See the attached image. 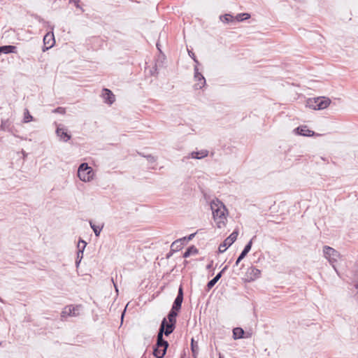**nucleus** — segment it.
I'll return each mask as SVG.
<instances>
[{
    "label": "nucleus",
    "mask_w": 358,
    "mask_h": 358,
    "mask_svg": "<svg viewBox=\"0 0 358 358\" xmlns=\"http://www.w3.org/2000/svg\"><path fill=\"white\" fill-rule=\"evenodd\" d=\"M69 2L70 3H74L75 6H76V8L83 10V8L80 7V6L79 4V0H69Z\"/></svg>",
    "instance_id": "obj_31"
},
{
    "label": "nucleus",
    "mask_w": 358,
    "mask_h": 358,
    "mask_svg": "<svg viewBox=\"0 0 358 358\" xmlns=\"http://www.w3.org/2000/svg\"><path fill=\"white\" fill-rule=\"evenodd\" d=\"M83 243H80V248H82Z\"/></svg>",
    "instance_id": "obj_39"
},
{
    "label": "nucleus",
    "mask_w": 358,
    "mask_h": 358,
    "mask_svg": "<svg viewBox=\"0 0 358 358\" xmlns=\"http://www.w3.org/2000/svg\"><path fill=\"white\" fill-rule=\"evenodd\" d=\"M33 120V117L30 115L29 110L25 109L24 113V122L27 123L31 122Z\"/></svg>",
    "instance_id": "obj_28"
},
{
    "label": "nucleus",
    "mask_w": 358,
    "mask_h": 358,
    "mask_svg": "<svg viewBox=\"0 0 358 358\" xmlns=\"http://www.w3.org/2000/svg\"><path fill=\"white\" fill-rule=\"evenodd\" d=\"M198 253V250L197 248L194 246V245H192L190 247H189L186 251L184 252L183 254V257L185 258H187L189 257V256H191L192 255H196Z\"/></svg>",
    "instance_id": "obj_21"
},
{
    "label": "nucleus",
    "mask_w": 358,
    "mask_h": 358,
    "mask_svg": "<svg viewBox=\"0 0 358 358\" xmlns=\"http://www.w3.org/2000/svg\"><path fill=\"white\" fill-rule=\"evenodd\" d=\"M261 275V271L255 266H250L248 268L244 280L246 282H252L259 278Z\"/></svg>",
    "instance_id": "obj_8"
},
{
    "label": "nucleus",
    "mask_w": 358,
    "mask_h": 358,
    "mask_svg": "<svg viewBox=\"0 0 358 358\" xmlns=\"http://www.w3.org/2000/svg\"><path fill=\"white\" fill-rule=\"evenodd\" d=\"M87 243L83 241V239L80 238L78 243V252H77V259H76V264L77 266L80 262L81 259L83 257V252L86 247Z\"/></svg>",
    "instance_id": "obj_13"
},
{
    "label": "nucleus",
    "mask_w": 358,
    "mask_h": 358,
    "mask_svg": "<svg viewBox=\"0 0 358 358\" xmlns=\"http://www.w3.org/2000/svg\"><path fill=\"white\" fill-rule=\"evenodd\" d=\"M250 17V15L249 13H239L235 17L234 19L236 20V22H242L245 20H248Z\"/></svg>",
    "instance_id": "obj_24"
},
{
    "label": "nucleus",
    "mask_w": 358,
    "mask_h": 358,
    "mask_svg": "<svg viewBox=\"0 0 358 358\" xmlns=\"http://www.w3.org/2000/svg\"><path fill=\"white\" fill-rule=\"evenodd\" d=\"M169 347V343H160L159 344V338L157 337V343L153 349V355L156 358H163L166 352L167 348Z\"/></svg>",
    "instance_id": "obj_7"
},
{
    "label": "nucleus",
    "mask_w": 358,
    "mask_h": 358,
    "mask_svg": "<svg viewBox=\"0 0 358 358\" xmlns=\"http://www.w3.org/2000/svg\"><path fill=\"white\" fill-rule=\"evenodd\" d=\"M244 330L241 327H236L233 329V338L234 340L243 338Z\"/></svg>",
    "instance_id": "obj_18"
},
{
    "label": "nucleus",
    "mask_w": 358,
    "mask_h": 358,
    "mask_svg": "<svg viewBox=\"0 0 358 358\" xmlns=\"http://www.w3.org/2000/svg\"><path fill=\"white\" fill-rule=\"evenodd\" d=\"M189 55L193 59V60L196 63V65L199 64V61L197 60V59L196 58V57L193 52L189 51Z\"/></svg>",
    "instance_id": "obj_32"
},
{
    "label": "nucleus",
    "mask_w": 358,
    "mask_h": 358,
    "mask_svg": "<svg viewBox=\"0 0 358 358\" xmlns=\"http://www.w3.org/2000/svg\"><path fill=\"white\" fill-rule=\"evenodd\" d=\"M329 98L322 96L313 99H310L307 101V106L314 110H322L327 108L331 103Z\"/></svg>",
    "instance_id": "obj_3"
},
{
    "label": "nucleus",
    "mask_w": 358,
    "mask_h": 358,
    "mask_svg": "<svg viewBox=\"0 0 358 358\" xmlns=\"http://www.w3.org/2000/svg\"><path fill=\"white\" fill-rule=\"evenodd\" d=\"M220 20L224 23L234 22L236 21L234 17L231 14H225L220 17Z\"/></svg>",
    "instance_id": "obj_22"
},
{
    "label": "nucleus",
    "mask_w": 358,
    "mask_h": 358,
    "mask_svg": "<svg viewBox=\"0 0 358 358\" xmlns=\"http://www.w3.org/2000/svg\"><path fill=\"white\" fill-rule=\"evenodd\" d=\"M174 252H172L171 250L167 254L166 258L169 259L171 257V256L173 255Z\"/></svg>",
    "instance_id": "obj_37"
},
{
    "label": "nucleus",
    "mask_w": 358,
    "mask_h": 358,
    "mask_svg": "<svg viewBox=\"0 0 358 358\" xmlns=\"http://www.w3.org/2000/svg\"><path fill=\"white\" fill-rule=\"evenodd\" d=\"M238 235V231L234 230L219 246V252L223 253L226 250L231 246L236 240Z\"/></svg>",
    "instance_id": "obj_6"
},
{
    "label": "nucleus",
    "mask_w": 358,
    "mask_h": 358,
    "mask_svg": "<svg viewBox=\"0 0 358 358\" xmlns=\"http://www.w3.org/2000/svg\"><path fill=\"white\" fill-rule=\"evenodd\" d=\"M4 127H5L4 123H3V122H2V123H1V126H0V128H1V129L4 130V129H5V128H4Z\"/></svg>",
    "instance_id": "obj_38"
},
{
    "label": "nucleus",
    "mask_w": 358,
    "mask_h": 358,
    "mask_svg": "<svg viewBox=\"0 0 358 358\" xmlns=\"http://www.w3.org/2000/svg\"><path fill=\"white\" fill-rule=\"evenodd\" d=\"M210 208L213 212V218L217 221V227L221 228V224H224L226 219L225 213L227 211L225 206L218 199L213 200L210 202Z\"/></svg>",
    "instance_id": "obj_1"
},
{
    "label": "nucleus",
    "mask_w": 358,
    "mask_h": 358,
    "mask_svg": "<svg viewBox=\"0 0 358 358\" xmlns=\"http://www.w3.org/2000/svg\"><path fill=\"white\" fill-rule=\"evenodd\" d=\"M243 259V257H241L240 255L238 256V257L237 258L236 261V263H235V265L234 266H238V264L241 262V261Z\"/></svg>",
    "instance_id": "obj_33"
},
{
    "label": "nucleus",
    "mask_w": 358,
    "mask_h": 358,
    "mask_svg": "<svg viewBox=\"0 0 358 358\" xmlns=\"http://www.w3.org/2000/svg\"><path fill=\"white\" fill-rule=\"evenodd\" d=\"M297 134L304 136H312L315 134L313 131L310 130L307 126H300L294 129Z\"/></svg>",
    "instance_id": "obj_16"
},
{
    "label": "nucleus",
    "mask_w": 358,
    "mask_h": 358,
    "mask_svg": "<svg viewBox=\"0 0 358 358\" xmlns=\"http://www.w3.org/2000/svg\"><path fill=\"white\" fill-rule=\"evenodd\" d=\"M4 54L3 45L0 46V55Z\"/></svg>",
    "instance_id": "obj_36"
},
{
    "label": "nucleus",
    "mask_w": 358,
    "mask_h": 358,
    "mask_svg": "<svg viewBox=\"0 0 358 358\" xmlns=\"http://www.w3.org/2000/svg\"><path fill=\"white\" fill-rule=\"evenodd\" d=\"M176 324L171 323L167 321V319L164 317L160 324V327L157 334V336L159 338V344L160 343H166L167 341L163 338V335L168 336H169L175 329Z\"/></svg>",
    "instance_id": "obj_2"
},
{
    "label": "nucleus",
    "mask_w": 358,
    "mask_h": 358,
    "mask_svg": "<svg viewBox=\"0 0 358 358\" xmlns=\"http://www.w3.org/2000/svg\"><path fill=\"white\" fill-rule=\"evenodd\" d=\"M90 227L92 229L95 236H99L102 230V227H100L99 226H96L94 224H93L92 222H90Z\"/></svg>",
    "instance_id": "obj_26"
},
{
    "label": "nucleus",
    "mask_w": 358,
    "mask_h": 358,
    "mask_svg": "<svg viewBox=\"0 0 358 358\" xmlns=\"http://www.w3.org/2000/svg\"><path fill=\"white\" fill-rule=\"evenodd\" d=\"M323 253H324V257L327 259H328L329 262L332 265L334 270L338 273V271L334 266V263L338 261V259H339L341 258L340 253L337 250L334 249L333 248L327 246V245H326L323 248Z\"/></svg>",
    "instance_id": "obj_5"
},
{
    "label": "nucleus",
    "mask_w": 358,
    "mask_h": 358,
    "mask_svg": "<svg viewBox=\"0 0 358 358\" xmlns=\"http://www.w3.org/2000/svg\"><path fill=\"white\" fill-rule=\"evenodd\" d=\"M4 54L15 53L17 52V47L14 45H3Z\"/></svg>",
    "instance_id": "obj_25"
},
{
    "label": "nucleus",
    "mask_w": 358,
    "mask_h": 358,
    "mask_svg": "<svg viewBox=\"0 0 358 358\" xmlns=\"http://www.w3.org/2000/svg\"><path fill=\"white\" fill-rule=\"evenodd\" d=\"M195 234H196V233H194V234H190L189 236L186 237L187 238L186 243L187 241L192 240L195 236Z\"/></svg>",
    "instance_id": "obj_34"
},
{
    "label": "nucleus",
    "mask_w": 358,
    "mask_h": 358,
    "mask_svg": "<svg viewBox=\"0 0 358 358\" xmlns=\"http://www.w3.org/2000/svg\"><path fill=\"white\" fill-rule=\"evenodd\" d=\"M183 301V291L182 287L180 286L178 289V292L176 298L174 300L172 306V309L179 311L181 308Z\"/></svg>",
    "instance_id": "obj_11"
},
{
    "label": "nucleus",
    "mask_w": 358,
    "mask_h": 358,
    "mask_svg": "<svg viewBox=\"0 0 358 358\" xmlns=\"http://www.w3.org/2000/svg\"><path fill=\"white\" fill-rule=\"evenodd\" d=\"M194 78L195 81L194 87L196 89H201L206 85V79L204 76L199 71L197 65H195Z\"/></svg>",
    "instance_id": "obj_10"
},
{
    "label": "nucleus",
    "mask_w": 358,
    "mask_h": 358,
    "mask_svg": "<svg viewBox=\"0 0 358 358\" xmlns=\"http://www.w3.org/2000/svg\"><path fill=\"white\" fill-rule=\"evenodd\" d=\"M186 237H183L179 239H177L174 242L172 243L171 245V251L172 252H177L180 250L183 245L186 243Z\"/></svg>",
    "instance_id": "obj_14"
},
{
    "label": "nucleus",
    "mask_w": 358,
    "mask_h": 358,
    "mask_svg": "<svg viewBox=\"0 0 358 358\" xmlns=\"http://www.w3.org/2000/svg\"><path fill=\"white\" fill-rule=\"evenodd\" d=\"M191 349L193 354V356H196V355L198 353L199 347L197 345V343H196L194 340V338H192L191 341Z\"/></svg>",
    "instance_id": "obj_27"
},
{
    "label": "nucleus",
    "mask_w": 358,
    "mask_h": 358,
    "mask_svg": "<svg viewBox=\"0 0 358 358\" xmlns=\"http://www.w3.org/2000/svg\"><path fill=\"white\" fill-rule=\"evenodd\" d=\"M44 44L50 45L49 48L52 47L55 43L54 34L48 33L43 38Z\"/></svg>",
    "instance_id": "obj_20"
},
{
    "label": "nucleus",
    "mask_w": 358,
    "mask_h": 358,
    "mask_svg": "<svg viewBox=\"0 0 358 358\" xmlns=\"http://www.w3.org/2000/svg\"><path fill=\"white\" fill-rule=\"evenodd\" d=\"M102 96H103L105 102L110 105L112 104L115 100V95L108 89L104 88L103 90Z\"/></svg>",
    "instance_id": "obj_15"
},
{
    "label": "nucleus",
    "mask_w": 358,
    "mask_h": 358,
    "mask_svg": "<svg viewBox=\"0 0 358 358\" xmlns=\"http://www.w3.org/2000/svg\"><path fill=\"white\" fill-rule=\"evenodd\" d=\"M80 306H73V305L66 306L61 313V317L64 318L67 316L76 317L79 315L78 310Z\"/></svg>",
    "instance_id": "obj_9"
},
{
    "label": "nucleus",
    "mask_w": 358,
    "mask_h": 358,
    "mask_svg": "<svg viewBox=\"0 0 358 358\" xmlns=\"http://www.w3.org/2000/svg\"><path fill=\"white\" fill-rule=\"evenodd\" d=\"M178 312L179 311L171 308L167 315V319L169 320V322L176 324V317L178 316Z\"/></svg>",
    "instance_id": "obj_19"
},
{
    "label": "nucleus",
    "mask_w": 358,
    "mask_h": 358,
    "mask_svg": "<svg viewBox=\"0 0 358 358\" xmlns=\"http://www.w3.org/2000/svg\"><path fill=\"white\" fill-rule=\"evenodd\" d=\"M94 176V173L92 167L89 166L87 163H82L78 169V176L80 180L83 182L91 181Z\"/></svg>",
    "instance_id": "obj_4"
},
{
    "label": "nucleus",
    "mask_w": 358,
    "mask_h": 358,
    "mask_svg": "<svg viewBox=\"0 0 358 358\" xmlns=\"http://www.w3.org/2000/svg\"><path fill=\"white\" fill-rule=\"evenodd\" d=\"M227 266H225V267H224V268H223L220 272H219V273H217V275H216L213 278H214L215 280H216L217 281H218V280L221 278V277H222V275L223 272L227 269Z\"/></svg>",
    "instance_id": "obj_30"
},
{
    "label": "nucleus",
    "mask_w": 358,
    "mask_h": 358,
    "mask_svg": "<svg viewBox=\"0 0 358 358\" xmlns=\"http://www.w3.org/2000/svg\"><path fill=\"white\" fill-rule=\"evenodd\" d=\"M57 135L64 142L71 139V136L67 133V129L63 125H59L56 129Z\"/></svg>",
    "instance_id": "obj_12"
},
{
    "label": "nucleus",
    "mask_w": 358,
    "mask_h": 358,
    "mask_svg": "<svg viewBox=\"0 0 358 358\" xmlns=\"http://www.w3.org/2000/svg\"><path fill=\"white\" fill-rule=\"evenodd\" d=\"M219 358H222L221 354L219 355Z\"/></svg>",
    "instance_id": "obj_40"
},
{
    "label": "nucleus",
    "mask_w": 358,
    "mask_h": 358,
    "mask_svg": "<svg viewBox=\"0 0 358 358\" xmlns=\"http://www.w3.org/2000/svg\"><path fill=\"white\" fill-rule=\"evenodd\" d=\"M55 112L64 113V109L63 108L59 107L55 110Z\"/></svg>",
    "instance_id": "obj_35"
},
{
    "label": "nucleus",
    "mask_w": 358,
    "mask_h": 358,
    "mask_svg": "<svg viewBox=\"0 0 358 358\" xmlns=\"http://www.w3.org/2000/svg\"><path fill=\"white\" fill-rule=\"evenodd\" d=\"M217 280H215L214 278H213L212 280H210L208 283H207V285H206V291L208 292L210 291L213 287L214 285L217 283Z\"/></svg>",
    "instance_id": "obj_29"
},
{
    "label": "nucleus",
    "mask_w": 358,
    "mask_h": 358,
    "mask_svg": "<svg viewBox=\"0 0 358 358\" xmlns=\"http://www.w3.org/2000/svg\"><path fill=\"white\" fill-rule=\"evenodd\" d=\"M252 239H251L245 246L244 249L243 250V251L241 252V253L240 254V256L242 257H245L248 253L251 250V248H252Z\"/></svg>",
    "instance_id": "obj_23"
},
{
    "label": "nucleus",
    "mask_w": 358,
    "mask_h": 358,
    "mask_svg": "<svg viewBox=\"0 0 358 358\" xmlns=\"http://www.w3.org/2000/svg\"><path fill=\"white\" fill-rule=\"evenodd\" d=\"M208 155V151L207 150H202L197 152H192L190 153L191 157L194 159H203L207 157Z\"/></svg>",
    "instance_id": "obj_17"
}]
</instances>
